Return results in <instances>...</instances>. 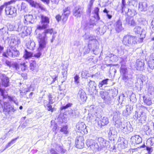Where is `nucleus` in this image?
<instances>
[{
  "mask_svg": "<svg viewBox=\"0 0 154 154\" xmlns=\"http://www.w3.org/2000/svg\"><path fill=\"white\" fill-rule=\"evenodd\" d=\"M5 63L9 68L14 70V72L18 74H20L21 71H25L27 68V66L25 63H21L20 64L16 62L5 60Z\"/></svg>",
  "mask_w": 154,
  "mask_h": 154,
  "instance_id": "1",
  "label": "nucleus"
},
{
  "mask_svg": "<svg viewBox=\"0 0 154 154\" xmlns=\"http://www.w3.org/2000/svg\"><path fill=\"white\" fill-rule=\"evenodd\" d=\"M139 38L130 35L124 36L123 40V43L126 46L131 47L136 43L137 42H139Z\"/></svg>",
  "mask_w": 154,
  "mask_h": 154,
  "instance_id": "2",
  "label": "nucleus"
},
{
  "mask_svg": "<svg viewBox=\"0 0 154 154\" xmlns=\"http://www.w3.org/2000/svg\"><path fill=\"white\" fill-rule=\"evenodd\" d=\"M53 32V30L52 29H47L45 30L44 33L42 34L41 37L39 36V50H40L45 48L47 43L45 40L46 35L48 33L51 34Z\"/></svg>",
  "mask_w": 154,
  "mask_h": 154,
  "instance_id": "3",
  "label": "nucleus"
},
{
  "mask_svg": "<svg viewBox=\"0 0 154 154\" xmlns=\"http://www.w3.org/2000/svg\"><path fill=\"white\" fill-rule=\"evenodd\" d=\"M136 109L134 117L135 119H137L138 118L142 117L144 115L143 111L145 109L148 110L147 108L143 106L140 103L137 104Z\"/></svg>",
  "mask_w": 154,
  "mask_h": 154,
  "instance_id": "4",
  "label": "nucleus"
},
{
  "mask_svg": "<svg viewBox=\"0 0 154 154\" xmlns=\"http://www.w3.org/2000/svg\"><path fill=\"white\" fill-rule=\"evenodd\" d=\"M10 49H8L6 52H4L3 54V56L7 57H17L20 54L19 52L17 50L15 47H12Z\"/></svg>",
  "mask_w": 154,
  "mask_h": 154,
  "instance_id": "5",
  "label": "nucleus"
},
{
  "mask_svg": "<svg viewBox=\"0 0 154 154\" xmlns=\"http://www.w3.org/2000/svg\"><path fill=\"white\" fill-rule=\"evenodd\" d=\"M41 18L42 25H39L37 27V29L39 30L45 29L48 27L50 22L49 18L48 17L41 14Z\"/></svg>",
  "mask_w": 154,
  "mask_h": 154,
  "instance_id": "6",
  "label": "nucleus"
},
{
  "mask_svg": "<svg viewBox=\"0 0 154 154\" xmlns=\"http://www.w3.org/2000/svg\"><path fill=\"white\" fill-rule=\"evenodd\" d=\"M16 30L19 32V34L22 37H24L30 34L31 32L29 29H27V27L22 26L20 23L18 24V27Z\"/></svg>",
  "mask_w": 154,
  "mask_h": 154,
  "instance_id": "7",
  "label": "nucleus"
},
{
  "mask_svg": "<svg viewBox=\"0 0 154 154\" xmlns=\"http://www.w3.org/2000/svg\"><path fill=\"white\" fill-rule=\"evenodd\" d=\"M134 31L136 34L140 35V38H139V42H142L143 38L145 36L146 32L145 29L141 28L139 26H136L134 29Z\"/></svg>",
  "mask_w": 154,
  "mask_h": 154,
  "instance_id": "8",
  "label": "nucleus"
},
{
  "mask_svg": "<svg viewBox=\"0 0 154 154\" xmlns=\"http://www.w3.org/2000/svg\"><path fill=\"white\" fill-rule=\"evenodd\" d=\"M3 110L5 115H6V114H12L16 110L14 108L13 106L9 105L8 103H5Z\"/></svg>",
  "mask_w": 154,
  "mask_h": 154,
  "instance_id": "9",
  "label": "nucleus"
},
{
  "mask_svg": "<svg viewBox=\"0 0 154 154\" xmlns=\"http://www.w3.org/2000/svg\"><path fill=\"white\" fill-rule=\"evenodd\" d=\"M0 92L1 95L4 98H8L10 101H13L16 104L18 105V102L16 97L13 96H5V89L0 88Z\"/></svg>",
  "mask_w": 154,
  "mask_h": 154,
  "instance_id": "10",
  "label": "nucleus"
},
{
  "mask_svg": "<svg viewBox=\"0 0 154 154\" xmlns=\"http://www.w3.org/2000/svg\"><path fill=\"white\" fill-rule=\"evenodd\" d=\"M86 144L87 146L93 150L96 151L99 148V144L94 140H87Z\"/></svg>",
  "mask_w": 154,
  "mask_h": 154,
  "instance_id": "11",
  "label": "nucleus"
},
{
  "mask_svg": "<svg viewBox=\"0 0 154 154\" xmlns=\"http://www.w3.org/2000/svg\"><path fill=\"white\" fill-rule=\"evenodd\" d=\"M5 11L7 15H11L12 17H14L17 15V9L13 6L7 7L5 9Z\"/></svg>",
  "mask_w": 154,
  "mask_h": 154,
  "instance_id": "12",
  "label": "nucleus"
},
{
  "mask_svg": "<svg viewBox=\"0 0 154 154\" xmlns=\"http://www.w3.org/2000/svg\"><path fill=\"white\" fill-rule=\"evenodd\" d=\"M83 138L82 136L77 137L75 139V143L76 147L79 149L82 148L84 146Z\"/></svg>",
  "mask_w": 154,
  "mask_h": 154,
  "instance_id": "13",
  "label": "nucleus"
},
{
  "mask_svg": "<svg viewBox=\"0 0 154 154\" xmlns=\"http://www.w3.org/2000/svg\"><path fill=\"white\" fill-rule=\"evenodd\" d=\"M0 79L1 80L2 85L5 87L9 86V79L5 75L0 74Z\"/></svg>",
  "mask_w": 154,
  "mask_h": 154,
  "instance_id": "14",
  "label": "nucleus"
},
{
  "mask_svg": "<svg viewBox=\"0 0 154 154\" xmlns=\"http://www.w3.org/2000/svg\"><path fill=\"white\" fill-rule=\"evenodd\" d=\"M144 63L143 60L141 59L137 60L135 66L137 70H143L144 68Z\"/></svg>",
  "mask_w": 154,
  "mask_h": 154,
  "instance_id": "15",
  "label": "nucleus"
},
{
  "mask_svg": "<svg viewBox=\"0 0 154 154\" xmlns=\"http://www.w3.org/2000/svg\"><path fill=\"white\" fill-rule=\"evenodd\" d=\"M148 66L152 69H154V53H152L146 59Z\"/></svg>",
  "mask_w": 154,
  "mask_h": 154,
  "instance_id": "16",
  "label": "nucleus"
},
{
  "mask_svg": "<svg viewBox=\"0 0 154 154\" xmlns=\"http://www.w3.org/2000/svg\"><path fill=\"white\" fill-rule=\"evenodd\" d=\"M86 126L83 122L79 123L76 125V128L79 130V132L83 134L87 133V131L86 129Z\"/></svg>",
  "mask_w": 154,
  "mask_h": 154,
  "instance_id": "17",
  "label": "nucleus"
},
{
  "mask_svg": "<svg viewBox=\"0 0 154 154\" xmlns=\"http://www.w3.org/2000/svg\"><path fill=\"white\" fill-rule=\"evenodd\" d=\"M98 140L99 148L100 149L107 147L108 146L109 143V141H106L102 137L98 138Z\"/></svg>",
  "mask_w": 154,
  "mask_h": 154,
  "instance_id": "18",
  "label": "nucleus"
},
{
  "mask_svg": "<svg viewBox=\"0 0 154 154\" xmlns=\"http://www.w3.org/2000/svg\"><path fill=\"white\" fill-rule=\"evenodd\" d=\"M24 23L25 25H27L30 23L33 24L35 22V19L32 15H26L24 16Z\"/></svg>",
  "mask_w": 154,
  "mask_h": 154,
  "instance_id": "19",
  "label": "nucleus"
},
{
  "mask_svg": "<svg viewBox=\"0 0 154 154\" xmlns=\"http://www.w3.org/2000/svg\"><path fill=\"white\" fill-rule=\"evenodd\" d=\"M28 2L32 7L36 8H40L42 10H45V8L40 3H38L35 2L33 0H25Z\"/></svg>",
  "mask_w": 154,
  "mask_h": 154,
  "instance_id": "20",
  "label": "nucleus"
},
{
  "mask_svg": "<svg viewBox=\"0 0 154 154\" xmlns=\"http://www.w3.org/2000/svg\"><path fill=\"white\" fill-rule=\"evenodd\" d=\"M100 93L101 98L106 103H108L110 99L108 92L106 91H101Z\"/></svg>",
  "mask_w": 154,
  "mask_h": 154,
  "instance_id": "21",
  "label": "nucleus"
},
{
  "mask_svg": "<svg viewBox=\"0 0 154 154\" xmlns=\"http://www.w3.org/2000/svg\"><path fill=\"white\" fill-rule=\"evenodd\" d=\"M82 13V9L79 6H76L74 9L73 15L76 17H81Z\"/></svg>",
  "mask_w": 154,
  "mask_h": 154,
  "instance_id": "22",
  "label": "nucleus"
},
{
  "mask_svg": "<svg viewBox=\"0 0 154 154\" xmlns=\"http://www.w3.org/2000/svg\"><path fill=\"white\" fill-rule=\"evenodd\" d=\"M132 76L128 74L122 76V79L125 82V84L128 86L130 85V84L132 83Z\"/></svg>",
  "mask_w": 154,
  "mask_h": 154,
  "instance_id": "23",
  "label": "nucleus"
},
{
  "mask_svg": "<svg viewBox=\"0 0 154 154\" xmlns=\"http://www.w3.org/2000/svg\"><path fill=\"white\" fill-rule=\"evenodd\" d=\"M148 5L146 2H140L139 3V10L141 11H145L147 10Z\"/></svg>",
  "mask_w": 154,
  "mask_h": 154,
  "instance_id": "24",
  "label": "nucleus"
},
{
  "mask_svg": "<svg viewBox=\"0 0 154 154\" xmlns=\"http://www.w3.org/2000/svg\"><path fill=\"white\" fill-rule=\"evenodd\" d=\"M78 96L80 101L82 102L86 101L87 98L86 94L83 90L79 91Z\"/></svg>",
  "mask_w": 154,
  "mask_h": 154,
  "instance_id": "25",
  "label": "nucleus"
},
{
  "mask_svg": "<svg viewBox=\"0 0 154 154\" xmlns=\"http://www.w3.org/2000/svg\"><path fill=\"white\" fill-rule=\"evenodd\" d=\"M132 106L131 105H128L126 106V109L123 110V114L125 116L129 115L131 113L133 110Z\"/></svg>",
  "mask_w": 154,
  "mask_h": 154,
  "instance_id": "26",
  "label": "nucleus"
},
{
  "mask_svg": "<svg viewBox=\"0 0 154 154\" xmlns=\"http://www.w3.org/2000/svg\"><path fill=\"white\" fill-rule=\"evenodd\" d=\"M109 123L108 118L103 117L102 118L100 121L98 122V125L100 127L106 125Z\"/></svg>",
  "mask_w": 154,
  "mask_h": 154,
  "instance_id": "27",
  "label": "nucleus"
},
{
  "mask_svg": "<svg viewBox=\"0 0 154 154\" xmlns=\"http://www.w3.org/2000/svg\"><path fill=\"white\" fill-rule=\"evenodd\" d=\"M131 140L134 144H138L142 142V138L139 135H135L132 136Z\"/></svg>",
  "mask_w": 154,
  "mask_h": 154,
  "instance_id": "28",
  "label": "nucleus"
},
{
  "mask_svg": "<svg viewBox=\"0 0 154 154\" xmlns=\"http://www.w3.org/2000/svg\"><path fill=\"white\" fill-rule=\"evenodd\" d=\"M115 30L118 32H119L123 30V28L122 26V22L119 20L116 22L114 25Z\"/></svg>",
  "mask_w": 154,
  "mask_h": 154,
  "instance_id": "29",
  "label": "nucleus"
},
{
  "mask_svg": "<svg viewBox=\"0 0 154 154\" xmlns=\"http://www.w3.org/2000/svg\"><path fill=\"white\" fill-rule=\"evenodd\" d=\"M69 8L67 7L65 9L63 10V14L62 15V20L63 21H66L70 13L69 11Z\"/></svg>",
  "mask_w": 154,
  "mask_h": 154,
  "instance_id": "30",
  "label": "nucleus"
},
{
  "mask_svg": "<svg viewBox=\"0 0 154 154\" xmlns=\"http://www.w3.org/2000/svg\"><path fill=\"white\" fill-rule=\"evenodd\" d=\"M20 43V39H18L17 37H14L12 38L10 42L11 48L14 47L17 44H19Z\"/></svg>",
  "mask_w": 154,
  "mask_h": 154,
  "instance_id": "31",
  "label": "nucleus"
},
{
  "mask_svg": "<svg viewBox=\"0 0 154 154\" xmlns=\"http://www.w3.org/2000/svg\"><path fill=\"white\" fill-rule=\"evenodd\" d=\"M126 23L129 26H134L137 25V23L135 22L132 17H128L126 18Z\"/></svg>",
  "mask_w": 154,
  "mask_h": 154,
  "instance_id": "32",
  "label": "nucleus"
},
{
  "mask_svg": "<svg viewBox=\"0 0 154 154\" xmlns=\"http://www.w3.org/2000/svg\"><path fill=\"white\" fill-rule=\"evenodd\" d=\"M144 103L148 106H150L152 104V100L153 98H151V97L145 96L143 97Z\"/></svg>",
  "mask_w": 154,
  "mask_h": 154,
  "instance_id": "33",
  "label": "nucleus"
},
{
  "mask_svg": "<svg viewBox=\"0 0 154 154\" xmlns=\"http://www.w3.org/2000/svg\"><path fill=\"white\" fill-rule=\"evenodd\" d=\"M122 141L118 144V147L119 149H125L127 147L128 141L122 138Z\"/></svg>",
  "mask_w": 154,
  "mask_h": 154,
  "instance_id": "34",
  "label": "nucleus"
},
{
  "mask_svg": "<svg viewBox=\"0 0 154 154\" xmlns=\"http://www.w3.org/2000/svg\"><path fill=\"white\" fill-rule=\"evenodd\" d=\"M98 34L103 35L106 31V27L104 26H101L97 28L96 30Z\"/></svg>",
  "mask_w": 154,
  "mask_h": 154,
  "instance_id": "35",
  "label": "nucleus"
},
{
  "mask_svg": "<svg viewBox=\"0 0 154 154\" xmlns=\"http://www.w3.org/2000/svg\"><path fill=\"white\" fill-rule=\"evenodd\" d=\"M148 97H151V98H154V87L152 86H149L148 90Z\"/></svg>",
  "mask_w": 154,
  "mask_h": 154,
  "instance_id": "36",
  "label": "nucleus"
},
{
  "mask_svg": "<svg viewBox=\"0 0 154 154\" xmlns=\"http://www.w3.org/2000/svg\"><path fill=\"white\" fill-rule=\"evenodd\" d=\"M120 73L122 76H123L128 73V70L126 66L124 65H122L120 70Z\"/></svg>",
  "mask_w": 154,
  "mask_h": 154,
  "instance_id": "37",
  "label": "nucleus"
},
{
  "mask_svg": "<svg viewBox=\"0 0 154 154\" xmlns=\"http://www.w3.org/2000/svg\"><path fill=\"white\" fill-rule=\"evenodd\" d=\"M125 10L127 11V12H125V14H127L128 15L131 16V17H133L137 14L135 10L133 9H130L127 8L125 9Z\"/></svg>",
  "mask_w": 154,
  "mask_h": 154,
  "instance_id": "38",
  "label": "nucleus"
},
{
  "mask_svg": "<svg viewBox=\"0 0 154 154\" xmlns=\"http://www.w3.org/2000/svg\"><path fill=\"white\" fill-rule=\"evenodd\" d=\"M97 41V40H94V42L92 43H89V44H91L90 47L91 50L93 52L97 49L98 48Z\"/></svg>",
  "mask_w": 154,
  "mask_h": 154,
  "instance_id": "39",
  "label": "nucleus"
},
{
  "mask_svg": "<svg viewBox=\"0 0 154 154\" xmlns=\"http://www.w3.org/2000/svg\"><path fill=\"white\" fill-rule=\"evenodd\" d=\"M32 55L33 54L32 52H29L26 50L25 49L23 57L25 59H26L32 57Z\"/></svg>",
  "mask_w": 154,
  "mask_h": 154,
  "instance_id": "40",
  "label": "nucleus"
},
{
  "mask_svg": "<svg viewBox=\"0 0 154 154\" xmlns=\"http://www.w3.org/2000/svg\"><path fill=\"white\" fill-rule=\"evenodd\" d=\"M119 128L124 133H127V130H126L127 128V126L125 125V123H123L122 122L120 123Z\"/></svg>",
  "mask_w": 154,
  "mask_h": 154,
  "instance_id": "41",
  "label": "nucleus"
},
{
  "mask_svg": "<svg viewBox=\"0 0 154 154\" xmlns=\"http://www.w3.org/2000/svg\"><path fill=\"white\" fill-rule=\"evenodd\" d=\"M126 5L125 0H122V4L121 5V10L122 13H123L124 12H127V11L125 10V9L127 8H126Z\"/></svg>",
  "mask_w": 154,
  "mask_h": 154,
  "instance_id": "42",
  "label": "nucleus"
},
{
  "mask_svg": "<svg viewBox=\"0 0 154 154\" xmlns=\"http://www.w3.org/2000/svg\"><path fill=\"white\" fill-rule=\"evenodd\" d=\"M125 125L127 127L126 130H127V133L131 132L133 131V128L129 122L125 123Z\"/></svg>",
  "mask_w": 154,
  "mask_h": 154,
  "instance_id": "43",
  "label": "nucleus"
},
{
  "mask_svg": "<svg viewBox=\"0 0 154 154\" xmlns=\"http://www.w3.org/2000/svg\"><path fill=\"white\" fill-rule=\"evenodd\" d=\"M117 132L116 129L113 127H111L109 129V136L114 135L116 134Z\"/></svg>",
  "mask_w": 154,
  "mask_h": 154,
  "instance_id": "44",
  "label": "nucleus"
},
{
  "mask_svg": "<svg viewBox=\"0 0 154 154\" xmlns=\"http://www.w3.org/2000/svg\"><path fill=\"white\" fill-rule=\"evenodd\" d=\"M88 85L90 88H92L93 89L95 90H96V84L94 81L91 80L88 83Z\"/></svg>",
  "mask_w": 154,
  "mask_h": 154,
  "instance_id": "45",
  "label": "nucleus"
},
{
  "mask_svg": "<svg viewBox=\"0 0 154 154\" xmlns=\"http://www.w3.org/2000/svg\"><path fill=\"white\" fill-rule=\"evenodd\" d=\"M30 69L32 71L34 70L36 67V64L35 61H32L30 62Z\"/></svg>",
  "mask_w": 154,
  "mask_h": 154,
  "instance_id": "46",
  "label": "nucleus"
},
{
  "mask_svg": "<svg viewBox=\"0 0 154 154\" xmlns=\"http://www.w3.org/2000/svg\"><path fill=\"white\" fill-rule=\"evenodd\" d=\"M19 137H17V138L12 139L10 142L8 143L6 146L5 148L4 149V150L8 148L9 147L11 144L14 143L15 142L16 140Z\"/></svg>",
  "mask_w": 154,
  "mask_h": 154,
  "instance_id": "47",
  "label": "nucleus"
},
{
  "mask_svg": "<svg viewBox=\"0 0 154 154\" xmlns=\"http://www.w3.org/2000/svg\"><path fill=\"white\" fill-rule=\"evenodd\" d=\"M109 80V79H106L100 82L98 85L99 87L101 88L103 85L106 84L108 81Z\"/></svg>",
  "mask_w": 154,
  "mask_h": 154,
  "instance_id": "48",
  "label": "nucleus"
},
{
  "mask_svg": "<svg viewBox=\"0 0 154 154\" xmlns=\"http://www.w3.org/2000/svg\"><path fill=\"white\" fill-rule=\"evenodd\" d=\"M91 44H88V46L85 47L83 49V51L85 54L89 53L91 49Z\"/></svg>",
  "mask_w": 154,
  "mask_h": 154,
  "instance_id": "49",
  "label": "nucleus"
},
{
  "mask_svg": "<svg viewBox=\"0 0 154 154\" xmlns=\"http://www.w3.org/2000/svg\"><path fill=\"white\" fill-rule=\"evenodd\" d=\"M140 147H142L144 148L146 147V150L148 151V153L149 154H150L151 153L153 149L152 147H149V146H145V144H143Z\"/></svg>",
  "mask_w": 154,
  "mask_h": 154,
  "instance_id": "50",
  "label": "nucleus"
},
{
  "mask_svg": "<svg viewBox=\"0 0 154 154\" xmlns=\"http://www.w3.org/2000/svg\"><path fill=\"white\" fill-rule=\"evenodd\" d=\"M99 9L97 7H96L94 8V12L95 14L97 17V20H99L100 19V17L99 16L98 12L99 11Z\"/></svg>",
  "mask_w": 154,
  "mask_h": 154,
  "instance_id": "51",
  "label": "nucleus"
},
{
  "mask_svg": "<svg viewBox=\"0 0 154 154\" xmlns=\"http://www.w3.org/2000/svg\"><path fill=\"white\" fill-rule=\"evenodd\" d=\"M68 128L67 126H63L61 128L60 131L61 132H63L65 134H67L68 133V131L67 130Z\"/></svg>",
  "mask_w": 154,
  "mask_h": 154,
  "instance_id": "52",
  "label": "nucleus"
},
{
  "mask_svg": "<svg viewBox=\"0 0 154 154\" xmlns=\"http://www.w3.org/2000/svg\"><path fill=\"white\" fill-rule=\"evenodd\" d=\"M136 84L137 85H139L140 86V88H142L143 85V84L142 82V80H141L140 79L139 77L137 79V82L136 83Z\"/></svg>",
  "mask_w": 154,
  "mask_h": 154,
  "instance_id": "53",
  "label": "nucleus"
},
{
  "mask_svg": "<svg viewBox=\"0 0 154 154\" xmlns=\"http://www.w3.org/2000/svg\"><path fill=\"white\" fill-rule=\"evenodd\" d=\"M57 148L58 151L60 152L62 154H64L66 152V150L65 149H64L61 146H58Z\"/></svg>",
  "mask_w": 154,
  "mask_h": 154,
  "instance_id": "54",
  "label": "nucleus"
},
{
  "mask_svg": "<svg viewBox=\"0 0 154 154\" xmlns=\"http://www.w3.org/2000/svg\"><path fill=\"white\" fill-rule=\"evenodd\" d=\"M88 72L86 70L83 71L81 73V77L82 78H86L87 77Z\"/></svg>",
  "mask_w": 154,
  "mask_h": 154,
  "instance_id": "55",
  "label": "nucleus"
},
{
  "mask_svg": "<svg viewBox=\"0 0 154 154\" xmlns=\"http://www.w3.org/2000/svg\"><path fill=\"white\" fill-rule=\"evenodd\" d=\"M50 104L48 103V104L47 105L48 110L49 111H50L51 112H53L54 111L56 110V109L54 108H52V106L50 105Z\"/></svg>",
  "mask_w": 154,
  "mask_h": 154,
  "instance_id": "56",
  "label": "nucleus"
},
{
  "mask_svg": "<svg viewBox=\"0 0 154 154\" xmlns=\"http://www.w3.org/2000/svg\"><path fill=\"white\" fill-rule=\"evenodd\" d=\"M140 79L141 80H142V82L143 83V84H145L146 83V77L144 75H140L139 77Z\"/></svg>",
  "mask_w": 154,
  "mask_h": 154,
  "instance_id": "57",
  "label": "nucleus"
},
{
  "mask_svg": "<svg viewBox=\"0 0 154 154\" xmlns=\"http://www.w3.org/2000/svg\"><path fill=\"white\" fill-rule=\"evenodd\" d=\"M90 35L88 33H85V35L83 36V37L85 39H89L90 40H92V39L91 38V37Z\"/></svg>",
  "mask_w": 154,
  "mask_h": 154,
  "instance_id": "58",
  "label": "nucleus"
},
{
  "mask_svg": "<svg viewBox=\"0 0 154 154\" xmlns=\"http://www.w3.org/2000/svg\"><path fill=\"white\" fill-rule=\"evenodd\" d=\"M111 57H110V60L112 61H115L118 60V57L114 55L111 54Z\"/></svg>",
  "mask_w": 154,
  "mask_h": 154,
  "instance_id": "59",
  "label": "nucleus"
},
{
  "mask_svg": "<svg viewBox=\"0 0 154 154\" xmlns=\"http://www.w3.org/2000/svg\"><path fill=\"white\" fill-rule=\"evenodd\" d=\"M35 43L34 42H31L30 44L29 48L30 50H33L34 49V48L35 47Z\"/></svg>",
  "mask_w": 154,
  "mask_h": 154,
  "instance_id": "60",
  "label": "nucleus"
},
{
  "mask_svg": "<svg viewBox=\"0 0 154 154\" xmlns=\"http://www.w3.org/2000/svg\"><path fill=\"white\" fill-rule=\"evenodd\" d=\"M74 82L76 84H78L79 83V75H76L74 77Z\"/></svg>",
  "mask_w": 154,
  "mask_h": 154,
  "instance_id": "61",
  "label": "nucleus"
},
{
  "mask_svg": "<svg viewBox=\"0 0 154 154\" xmlns=\"http://www.w3.org/2000/svg\"><path fill=\"white\" fill-rule=\"evenodd\" d=\"M149 142L150 143V144L151 145H152L153 144H154V137L149 139L147 141V143H148Z\"/></svg>",
  "mask_w": 154,
  "mask_h": 154,
  "instance_id": "62",
  "label": "nucleus"
},
{
  "mask_svg": "<svg viewBox=\"0 0 154 154\" xmlns=\"http://www.w3.org/2000/svg\"><path fill=\"white\" fill-rule=\"evenodd\" d=\"M48 98H49V103L50 104H52L54 103V101L52 99V95L49 94L48 95Z\"/></svg>",
  "mask_w": 154,
  "mask_h": 154,
  "instance_id": "63",
  "label": "nucleus"
},
{
  "mask_svg": "<svg viewBox=\"0 0 154 154\" xmlns=\"http://www.w3.org/2000/svg\"><path fill=\"white\" fill-rule=\"evenodd\" d=\"M71 104L70 103H69L67 104L66 106H63L61 108V110H62L64 109H65L69 107H70L71 106Z\"/></svg>",
  "mask_w": 154,
  "mask_h": 154,
  "instance_id": "64",
  "label": "nucleus"
}]
</instances>
